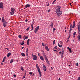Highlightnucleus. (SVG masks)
<instances>
[{
  "mask_svg": "<svg viewBox=\"0 0 80 80\" xmlns=\"http://www.w3.org/2000/svg\"><path fill=\"white\" fill-rule=\"evenodd\" d=\"M40 59L41 60H42V61H44V58H43V56H41L40 57Z\"/></svg>",
  "mask_w": 80,
  "mask_h": 80,
  "instance_id": "obj_15",
  "label": "nucleus"
},
{
  "mask_svg": "<svg viewBox=\"0 0 80 80\" xmlns=\"http://www.w3.org/2000/svg\"><path fill=\"white\" fill-rule=\"evenodd\" d=\"M73 35H76V32H75L73 33Z\"/></svg>",
  "mask_w": 80,
  "mask_h": 80,
  "instance_id": "obj_37",
  "label": "nucleus"
},
{
  "mask_svg": "<svg viewBox=\"0 0 80 80\" xmlns=\"http://www.w3.org/2000/svg\"><path fill=\"white\" fill-rule=\"evenodd\" d=\"M28 48L26 49V55L27 57V58H28Z\"/></svg>",
  "mask_w": 80,
  "mask_h": 80,
  "instance_id": "obj_7",
  "label": "nucleus"
},
{
  "mask_svg": "<svg viewBox=\"0 0 80 80\" xmlns=\"http://www.w3.org/2000/svg\"><path fill=\"white\" fill-rule=\"evenodd\" d=\"M53 22H51L50 24V26H51V28H53Z\"/></svg>",
  "mask_w": 80,
  "mask_h": 80,
  "instance_id": "obj_19",
  "label": "nucleus"
},
{
  "mask_svg": "<svg viewBox=\"0 0 80 80\" xmlns=\"http://www.w3.org/2000/svg\"><path fill=\"white\" fill-rule=\"evenodd\" d=\"M29 74H30V75H32V72H30Z\"/></svg>",
  "mask_w": 80,
  "mask_h": 80,
  "instance_id": "obj_44",
  "label": "nucleus"
},
{
  "mask_svg": "<svg viewBox=\"0 0 80 80\" xmlns=\"http://www.w3.org/2000/svg\"><path fill=\"white\" fill-rule=\"evenodd\" d=\"M25 76H23V77H22V78H25Z\"/></svg>",
  "mask_w": 80,
  "mask_h": 80,
  "instance_id": "obj_62",
  "label": "nucleus"
},
{
  "mask_svg": "<svg viewBox=\"0 0 80 80\" xmlns=\"http://www.w3.org/2000/svg\"><path fill=\"white\" fill-rule=\"evenodd\" d=\"M70 34H69V37L68 38V39H69V38H70Z\"/></svg>",
  "mask_w": 80,
  "mask_h": 80,
  "instance_id": "obj_31",
  "label": "nucleus"
},
{
  "mask_svg": "<svg viewBox=\"0 0 80 80\" xmlns=\"http://www.w3.org/2000/svg\"><path fill=\"white\" fill-rule=\"evenodd\" d=\"M35 23V22L34 21V20H33L32 22V24H31V27L33 28V24Z\"/></svg>",
  "mask_w": 80,
  "mask_h": 80,
  "instance_id": "obj_14",
  "label": "nucleus"
},
{
  "mask_svg": "<svg viewBox=\"0 0 80 80\" xmlns=\"http://www.w3.org/2000/svg\"><path fill=\"white\" fill-rule=\"evenodd\" d=\"M78 33H79L80 31V23H79V25H78Z\"/></svg>",
  "mask_w": 80,
  "mask_h": 80,
  "instance_id": "obj_9",
  "label": "nucleus"
},
{
  "mask_svg": "<svg viewBox=\"0 0 80 80\" xmlns=\"http://www.w3.org/2000/svg\"><path fill=\"white\" fill-rule=\"evenodd\" d=\"M51 69H52V70H53V68H52V67H51Z\"/></svg>",
  "mask_w": 80,
  "mask_h": 80,
  "instance_id": "obj_60",
  "label": "nucleus"
},
{
  "mask_svg": "<svg viewBox=\"0 0 80 80\" xmlns=\"http://www.w3.org/2000/svg\"><path fill=\"white\" fill-rule=\"evenodd\" d=\"M56 30V29L55 28H54L53 29V30Z\"/></svg>",
  "mask_w": 80,
  "mask_h": 80,
  "instance_id": "obj_48",
  "label": "nucleus"
},
{
  "mask_svg": "<svg viewBox=\"0 0 80 80\" xmlns=\"http://www.w3.org/2000/svg\"><path fill=\"white\" fill-rule=\"evenodd\" d=\"M55 43V40H54L53 41V45H54Z\"/></svg>",
  "mask_w": 80,
  "mask_h": 80,
  "instance_id": "obj_33",
  "label": "nucleus"
},
{
  "mask_svg": "<svg viewBox=\"0 0 80 80\" xmlns=\"http://www.w3.org/2000/svg\"><path fill=\"white\" fill-rule=\"evenodd\" d=\"M43 57L45 59V60H46L48 59L47 58V56H46V55L45 54H43Z\"/></svg>",
  "mask_w": 80,
  "mask_h": 80,
  "instance_id": "obj_11",
  "label": "nucleus"
},
{
  "mask_svg": "<svg viewBox=\"0 0 80 80\" xmlns=\"http://www.w3.org/2000/svg\"><path fill=\"white\" fill-rule=\"evenodd\" d=\"M24 48V47H22V50H23V49Z\"/></svg>",
  "mask_w": 80,
  "mask_h": 80,
  "instance_id": "obj_51",
  "label": "nucleus"
},
{
  "mask_svg": "<svg viewBox=\"0 0 80 80\" xmlns=\"http://www.w3.org/2000/svg\"><path fill=\"white\" fill-rule=\"evenodd\" d=\"M76 66L77 67H78V62H77L76 63Z\"/></svg>",
  "mask_w": 80,
  "mask_h": 80,
  "instance_id": "obj_40",
  "label": "nucleus"
},
{
  "mask_svg": "<svg viewBox=\"0 0 80 80\" xmlns=\"http://www.w3.org/2000/svg\"><path fill=\"white\" fill-rule=\"evenodd\" d=\"M26 6V8H29L30 7H31V5L30 4H27L25 5Z\"/></svg>",
  "mask_w": 80,
  "mask_h": 80,
  "instance_id": "obj_13",
  "label": "nucleus"
},
{
  "mask_svg": "<svg viewBox=\"0 0 80 80\" xmlns=\"http://www.w3.org/2000/svg\"><path fill=\"white\" fill-rule=\"evenodd\" d=\"M50 5V4L49 3L47 2V6H49V5Z\"/></svg>",
  "mask_w": 80,
  "mask_h": 80,
  "instance_id": "obj_34",
  "label": "nucleus"
},
{
  "mask_svg": "<svg viewBox=\"0 0 80 80\" xmlns=\"http://www.w3.org/2000/svg\"><path fill=\"white\" fill-rule=\"evenodd\" d=\"M69 50V49H70V48H69V47H68L67 48Z\"/></svg>",
  "mask_w": 80,
  "mask_h": 80,
  "instance_id": "obj_63",
  "label": "nucleus"
},
{
  "mask_svg": "<svg viewBox=\"0 0 80 80\" xmlns=\"http://www.w3.org/2000/svg\"><path fill=\"white\" fill-rule=\"evenodd\" d=\"M32 58L33 60H37V57L36 55H33V56Z\"/></svg>",
  "mask_w": 80,
  "mask_h": 80,
  "instance_id": "obj_4",
  "label": "nucleus"
},
{
  "mask_svg": "<svg viewBox=\"0 0 80 80\" xmlns=\"http://www.w3.org/2000/svg\"><path fill=\"white\" fill-rule=\"evenodd\" d=\"M28 36H27V37H25V39L26 40H27V39H28Z\"/></svg>",
  "mask_w": 80,
  "mask_h": 80,
  "instance_id": "obj_35",
  "label": "nucleus"
},
{
  "mask_svg": "<svg viewBox=\"0 0 80 80\" xmlns=\"http://www.w3.org/2000/svg\"><path fill=\"white\" fill-rule=\"evenodd\" d=\"M68 41H69V40L68 39L67 41V42H68Z\"/></svg>",
  "mask_w": 80,
  "mask_h": 80,
  "instance_id": "obj_53",
  "label": "nucleus"
},
{
  "mask_svg": "<svg viewBox=\"0 0 80 80\" xmlns=\"http://www.w3.org/2000/svg\"><path fill=\"white\" fill-rule=\"evenodd\" d=\"M0 8H3V4L2 2L0 3Z\"/></svg>",
  "mask_w": 80,
  "mask_h": 80,
  "instance_id": "obj_6",
  "label": "nucleus"
},
{
  "mask_svg": "<svg viewBox=\"0 0 80 80\" xmlns=\"http://www.w3.org/2000/svg\"><path fill=\"white\" fill-rule=\"evenodd\" d=\"M43 70L45 72L47 70V68H46V67L45 66V65L44 64H43Z\"/></svg>",
  "mask_w": 80,
  "mask_h": 80,
  "instance_id": "obj_8",
  "label": "nucleus"
},
{
  "mask_svg": "<svg viewBox=\"0 0 80 80\" xmlns=\"http://www.w3.org/2000/svg\"><path fill=\"white\" fill-rule=\"evenodd\" d=\"M38 56H39V57H40V53H38Z\"/></svg>",
  "mask_w": 80,
  "mask_h": 80,
  "instance_id": "obj_49",
  "label": "nucleus"
},
{
  "mask_svg": "<svg viewBox=\"0 0 80 80\" xmlns=\"http://www.w3.org/2000/svg\"><path fill=\"white\" fill-rule=\"evenodd\" d=\"M18 37L19 38H22V36H21V35H19L18 36Z\"/></svg>",
  "mask_w": 80,
  "mask_h": 80,
  "instance_id": "obj_32",
  "label": "nucleus"
},
{
  "mask_svg": "<svg viewBox=\"0 0 80 80\" xmlns=\"http://www.w3.org/2000/svg\"><path fill=\"white\" fill-rule=\"evenodd\" d=\"M36 67L38 72H39V71H40V68H39V67H38V66H37Z\"/></svg>",
  "mask_w": 80,
  "mask_h": 80,
  "instance_id": "obj_12",
  "label": "nucleus"
},
{
  "mask_svg": "<svg viewBox=\"0 0 80 80\" xmlns=\"http://www.w3.org/2000/svg\"><path fill=\"white\" fill-rule=\"evenodd\" d=\"M69 50L70 52L71 53L72 52V49H71V48H69Z\"/></svg>",
  "mask_w": 80,
  "mask_h": 80,
  "instance_id": "obj_29",
  "label": "nucleus"
},
{
  "mask_svg": "<svg viewBox=\"0 0 80 80\" xmlns=\"http://www.w3.org/2000/svg\"><path fill=\"white\" fill-rule=\"evenodd\" d=\"M55 49H57H57H58L57 47H55Z\"/></svg>",
  "mask_w": 80,
  "mask_h": 80,
  "instance_id": "obj_55",
  "label": "nucleus"
},
{
  "mask_svg": "<svg viewBox=\"0 0 80 80\" xmlns=\"http://www.w3.org/2000/svg\"><path fill=\"white\" fill-rule=\"evenodd\" d=\"M2 23L3 24V27H6L7 25V22H6V21H4L2 22Z\"/></svg>",
  "mask_w": 80,
  "mask_h": 80,
  "instance_id": "obj_3",
  "label": "nucleus"
},
{
  "mask_svg": "<svg viewBox=\"0 0 80 80\" xmlns=\"http://www.w3.org/2000/svg\"><path fill=\"white\" fill-rule=\"evenodd\" d=\"M58 45L59 46V47L60 46V44L59 43H58Z\"/></svg>",
  "mask_w": 80,
  "mask_h": 80,
  "instance_id": "obj_57",
  "label": "nucleus"
},
{
  "mask_svg": "<svg viewBox=\"0 0 80 80\" xmlns=\"http://www.w3.org/2000/svg\"><path fill=\"white\" fill-rule=\"evenodd\" d=\"M21 70H22V71H23L24 70V69H23V68L22 67H21Z\"/></svg>",
  "mask_w": 80,
  "mask_h": 80,
  "instance_id": "obj_28",
  "label": "nucleus"
},
{
  "mask_svg": "<svg viewBox=\"0 0 80 80\" xmlns=\"http://www.w3.org/2000/svg\"><path fill=\"white\" fill-rule=\"evenodd\" d=\"M54 49V51H55V52H56V51H57V50H55L54 49Z\"/></svg>",
  "mask_w": 80,
  "mask_h": 80,
  "instance_id": "obj_61",
  "label": "nucleus"
},
{
  "mask_svg": "<svg viewBox=\"0 0 80 80\" xmlns=\"http://www.w3.org/2000/svg\"><path fill=\"white\" fill-rule=\"evenodd\" d=\"M13 77H16V75L15 74L13 75Z\"/></svg>",
  "mask_w": 80,
  "mask_h": 80,
  "instance_id": "obj_45",
  "label": "nucleus"
},
{
  "mask_svg": "<svg viewBox=\"0 0 80 80\" xmlns=\"http://www.w3.org/2000/svg\"><path fill=\"white\" fill-rule=\"evenodd\" d=\"M60 8H61V7H58L55 11V12L57 13V17L59 18L60 17V16L62 14V11L60 10Z\"/></svg>",
  "mask_w": 80,
  "mask_h": 80,
  "instance_id": "obj_1",
  "label": "nucleus"
},
{
  "mask_svg": "<svg viewBox=\"0 0 80 80\" xmlns=\"http://www.w3.org/2000/svg\"><path fill=\"white\" fill-rule=\"evenodd\" d=\"M33 27H32V29H31V31H32V30H33Z\"/></svg>",
  "mask_w": 80,
  "mask_h": 80,
  "instance_id": "obj_58",
  "label": "nucleus"
},
{
  "mask_svg": "<svg viewBox=\"0 0 80 80\" xmlns=\"http://www.w3.org/2000/svg\"><path fill=\"white\" fill-rule=\"evenodd\" d=\"M29 28H29V27L28 28L26 29L27 31H28V30H29Z\"/></svg>",
  "mask_w": 80,
  "mask_h": 80,
  "instance_id": "obj_39",
  "label": "nucleus"
},
{
  "mask_svg": "<svg viewBox=\"0 0 80 80\" xmlns=\"http://www.w3.org/2000/svg\"><path fill=\"white\" fill-rule=\"evenodd\" d=\"M11 53L10 52L8 53L7 55V57H10V56L11 55Z\"/></svg>",
  "mask_w": 80,
  "mask_h": 80,
  "instance_id": "obj_18",
  "label": "nucleus"
},
{
  "mask_svg": "<svg viewBox=\"0 0 80 80\" xmlns=\"http://www.w3.org/2000/svg\"><path fill=\"white\" fill-rule=\"evenodd\" d=\"M78 36H80V32H79V35H78Z\"/></svg>",
  "mask_w": 80,
  "mask_h": 80,
  "instance_id": "obj_56",
  "label": "nucleus"
},
{
  "mask_svg": "<svg viewBox=\"0 0 80 80\" xmlns=\"http://www.w3.org/2000/svg\"><path fill=\"white\" fill-rule=\"evenodd\" d=\"M24 43H25V42L24 41H22L21 42H20V44L22 45H23L24 44Z\"/></svg>",
  "mask_w": 80,
  "mask_h": 80,
  "instance_id": "obj_22",
  "label": "nucleus"
},
{
  "mask_svg": "<svg viewBox=\"0 0 80 80\" xmlns=\"http://www.w3.org/2000/svg\"><path fill=\"white\" fill-rule=\"evenodd\" d=\"M15 9L13 8H11V11L10 12L11 15H13L14 14V12H15Z\"/></svg>",
  "mask_w": 80,
  "mask_h": 80,
  "instance_id": "obj_2",
  "label": "nucleus"
},
{
  "mask_svg": "<svg viewBox=\"0 0 80 80\" xmlns=\"http://www.w3.org/2000/svg\"><path fill=\"white\" fill-rule=\"evenodd\" d=\"M13 62V59H12L10 61V63H12V62Z\"/></svg>",
  "mask_w": 80,
  "mask_h": 80,
  "instance_id": "obj_25",
  "label": "nucleus"
},
{
  "mask_svg": "<svg viewBox=\"0 0 80 80\" xmlns=\"http://www.w3.org/2000/svg\"><path fill=\"white\" fill-rule=\"evenodd\" d=\"M63 54H64V51H63V52L61 54V57H63Z\"/></svg>",
  "mask_w": 80,
  "mask_h": 80,
  "instance_id": "obj_20",
  "label": "nucleus"
},
{
  "mask_svg": "<svg viewBox=\"0 0 80 80\" xmlns=\"http://www.w3.org/2000/svg\"><path fill=\"white\" fill-rule=\"evenodd\" d=\"M58 80H61L60 78H59V79H58Z\"/></svg>",
  "mask_w": 80,
  "mask_h": 80,
  "instance_id": "obj_64",
  "label": "nucleus"
},
{
  "mask_svg": "<svg viewBox=\"0 0 80 80\" xmlns=\"http://www.w3.org/2000/svg\"><path fill=\"white\" fill-rule=\"evenodd\" d=\"M72 26V28H74L75 27V21H73V26Z\"/></svg>",
  "mask_w": 80,
  "mask_h": 80,
  "instance_id": "obj_10",
  "label": "nucleus"
},
{
  "mask_svg": "<svg viewBox=\"0 0 80 80\" xmlns=\"http://www.w3.org/2000/svg\"><path fill=\"white\" fill-rule=\"evenodd\" d=\"M42 45L43 46V47H45V45H44V44L43 43H42Z\"/></svg>",
  "mask_w": 80,
  "mask_h": 80,
  "instance_id": "obj_41",
  "label": "nucleus"
},
{
  "mask_svg": "<svg viewBox=\"0 0 80 80\" xmlns=\"http://www.w3.org/2000/svg\"><path fill=\"white\" fill-rule=\"evenodd\" d=\"M45 49L48 51V52L49 51V49H48V46H46L45 47Z\"/></svg>",
  "mask_w": 80,
  "mask_h": 80,
  "instance_id": "obj_17",
  "label": "nucleus"
},
{
  "mask_svg": "<svg viewBox=\"0 0 80 80\" xmlns=\"http://www.w3.org/2000/svg\"><path fill=\"white\" fill-rule=\"evenodd\" d=\"M39 30V26H38L34 30V32L35 33H37V31H38Z\"/></svg>",
  "mask_w": 80,
  "mask_h": 80,
  "instance_id": "obj_5",
  "label": "nucleus"
},
{
  "mask_svg": "<svg viewBox=\"0 0 80 80\" xmlns=\"http://www.w3.org/2000/svg\"><path fill=\"white\" fill-rule=\"evenodd\" d=\"M30 41V40L29 39H28L27 42H29Z\"/></svg>",
  "mask_w": 80,
  "mask_h": 80,
  "instance_id": "obj_47",
  "label": "nucleus"
},
{
  "mask_svg": "<svg viewBox=\"0 0 80 80\" xmlns=\"http://www.w3.org/2000/svg\"><path fill=\"white\" fill-rule=\"evenodd\" d=\"M2 62H5V60H3V61H2Z\"/></svg>",
  "mask_w": 80,
  "mask_h": 80,
  "instance_id": "obj_59",
  "label": "nucleus"
},
{
  "mask_svg": "<svg viewBox=\"0 0 80 80\" xmlns=\"http://www.w3.org/2000/svg\"><path fill=\"white\" fill-rule=\"evenodd\" d=\"M72 25L71 24L70 26V29L69 30V32L70 31L71 32V31H72Z\"/></svg>",
  "mask_w": 80,
  "mask_h": 80,
  "instance_id": "obj_16",
  "label": "nucleus"
},
{
  "mask_svg": "<svg viewBox=\"0 0 80 80\" xmlns=\"http://www.w3.org/2000/svg\"><path fill=\"white\" fill-rule=\"evenodd\" d=\"M21 55H22V56H24V57H25V54L23 52L21 53Z\"/></svg>",
  "mask_w": 80,
  "mask_h": 80,
  "instance_id": "obj_23",
  "label": "nucleus"
},
{
  "mask_svg": "<svg viewBox=\"0 0 80 80\" xmlns=\"http://www.w3.org/2000/svg\"><path fill=\"white\" fill-rule=\"evenodd\" d=\"M6 59V57H4L3 60H5Z\"/></svg>",
  "mask_w": 80,
  "mask_h": 80,
  "instance_id": "obj_38",
  "label": "nucleus"
},
{
  "mask_svg": "<svg viewBox=\"0 0 80 80\" xmlns=\"http://www.w3.org/2000/svg\"><path fill=\"white\" fill-rule=\"evenodd\" d=\"M5 49H7V50H8V48H5Z\"/></svg>",
  "mask_w": 80,
  "mask_h": 80,
  "instance_id": "obj_50",
  "label": "nucleus"
},
{
  "mask_svg": "<svg viewBox=\"0 0 80 80\" xmlns=\"http://www.w3.org/2000/svg\"><path fill=\"white\" fill-rule=\"evenodd\" d=\"M80 80V77H79L78 79V80Z\"/></svg>",
  "mask_w": 80,
  "mask_h": 80,
  "instance_id": "obj_46",
  "label": "nucleus"
},
{
  "mask_svg": "<svg viewBox=\"0 0 80 80\" xmlns=\"http://www.w3.org/2000/svg\"><path fill=\"white\" fill-rule=\"evenodd\" d=\"M46 61L47 63H48V64H49V63H50V62H49V61H48V59H46Z\"/></svg>",
  "mask_w": 80,
  "mask_h": 80,
  "instance_id": "obj_24",
  "label": "nucleus"
},
{
  "mask_svg": "<svg viewBox=\"0 0 80 80\" xmlns=\"http://www.w3.org/2000/svg\"><path fill=\"white\" fill-rule=\"evenodd\" d=\"M56 1H57V0H54V1H53V2H52V4H54V3H55V2H56Z\"/></svg>",
  "mask_w": 80,
  "mask_h": 80,
  "instance_id": "obj_30",
  "label": "nucleus"
},
{
  "mask_svg": "<svg viewBox=\"0 0 80 80\" xmlns=\"http://www.w3.org/2000/svg\"><path fill=\"white\" fill-rule=\"evenodd\" d=\"M59 47H62V44H61L60 45H59Z\"/></svg>",
  "mask_w": 80,
  "mask_h": 80,
  "instance_id": "obj_42",
  "label": "nucleus"
},
{
  "mask_svg": "<svg viewBox=\"0 0 80 80\" xmlns=\"http://www.w3.org/2000/svg\"><path fill=\"white\" fill-rule=\"evenodd\" d=\"M59 53H60V54L62 53V52H59Z\"/></svg>",
  "mask_w": 80,
  "mask_h": 80,
  "instance_id": "obj_54",
  "label": "nucleus"
},
{
  "mask_svg": "<svg viewBox=\"0 0 80 80\" xmlns=\"http://www.w3.org/2000/svg\"><path fill=\"white\" fill-rule=\"evenodd\" d=\"M28 22V20L27 19L26 20V22Z\"/></svg>",
  "mask_w": 80,
  "mask_h": 80,
  "instance_id": "obj_52",
  "label": "nucleus"
},
{
  "mask_svg": "<svg viewBox=\"0 0 80 80\" xmlns=\"http://www.w3.org/2000/svg\"><path fill=\"white\" fill-rule=\"evenodd\" d=\"M27 44L28 45H29V44H30V43L29 42H28L27 41Z\"/></svg>",
  "mask_w": 80,
  "mask_h": 80,
  "instance_id": "obj_36",
  "label": "nucleus"
},
{
  "mask_svg": "<svg viewBox=\"0 0 80 80\" xmlns=\"http://www.w3.org/2000/svg\"><path fill=\"white\" fill-rule=\"evenodd\" d=\"M38 72H39V75L40 77H42V75L41 74V72H40V71H39Z\"/></svg>",
  "mask_w": 80,
  "mask_h": 80,
  "instance_id": "obj_26",
  "label": "nucleus"
},
{
  "mask_svg": "<svg viewBox=\"0 0 80 80\" xmlns=\"http://www.w3.org/2000/svg\"><path fill=\"white\" fill-rule=\"evenodd\" d=\"M78 40L79 41H80V36H78Z\"/></svg>",
  "mask_w": 80,
  "mask_h": 80,
  "instance_id": "obj_27",
  "label": "nucleus"
},
{
  "mask_svg": "<svg viewBox=\"0 0 80 80\" xmlns=\"http://www.w3.org/2000/svg\"><path fill=\"white\" fill-rule=\"evenodd\" d=\"M5 21H6L5 20V19L4 18V17H2V22H5Z\"/></svg>",
  "mask_w": 80,
  "mask_h": 80,
  "instance_id": "obj_21",
  "label": "nucleus"
},
{
  "mask_svg": "<svg viewBox=\"0 0 80 80\" xmlns=\"http://www.w3.org/2000/svg\"><path fill=\"white\" fill-rule=\"evenodd\" d=\"M50 12V10H48V13L49 12Z\"/></svg>",
  "mask_w": 80,
  "mask_h": 80,
  "instance_id": "obj_43",
  "label": "nucleus"
}]
</instances>
